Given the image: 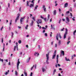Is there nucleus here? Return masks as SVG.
Instances as JSON below:
<instances>
[{"label": "nucleus", "mask_w": 76, "mask_h": 76, "mask_svg": "<svg viewBox=\"0 0 76 76\" xmlns=\"http://www.w3.org/2000/svg\"><path fill=\"white\" fill-rule=\"evenodd\" d=\"M46 64H49V62H48V60H49V54H46Z\"/></svg>", "instance_id": "obj_1"}, {"label": "nucleus", "mask_w": 76, "mask_h": 76, "mask_svg": "<svg viewBox=\"0 0 76 76\" xmlns=\"http://www.w3.org/2000/svg\"><path fill=\"white\" fill-rule=\"evenodd\" d=\"M58 35L59 36V37L60 38V39H61V35H60V34L57 33L56 34V38L57 41L58 40Z\"/></svg>", "instance_id": "obj_2"}, {"label": "nucleus", "mask_w": 76, "mask_h": 76, "mask_svg": "<svg viewBox=\"0 0 76 76\" xmlns=\"http://www.w3.org/2000/svg\"><path fill=\"white\" fill-rule=\"evenodd\" d=\"M65 34H64V39H65V38H66V35H67V32H68V30H67V28H65Z\"/></svg>", "instance_id": "obj_3"}, {"label": "nucleus", "mask_w": 76, "mask_h": 76, "mask_svg": "<svg viewBox=\"0 0 76 76\" xmlns=\"http://www.w3.org/2000/svg\"><path fill=\"white\" fill-rule=\"evenodd\" d=\"M19 16H20V14L19 13H18V14L17 16V18H16V19L15 20V22L16 23L17 22V20H18L19 19Z\"/></svg>", "instance_id": "obj_4"}, {"label": "nucleus", "mask_w": 76, "mask_h": 76, "mask_svg": "<svg viewBox=\"0 0 76 76\" xmlns=\"http://www.w3.org/2000/svg\"><path fill=\"white\" fill-rule=\"evenodd\" d=\"M56 53H57V51L56 50H55L54 52L53 55L52 59H54V58H55L56 56Z\"/></svg>", "instance_id": "obj_5"}, {"label": "nucleus", "mask_w": 76, "mask_h": 76, "mask_svg": "<svg viewBox=\"0 0 76 76\" xmlns=\"http://www.w3.org/2000/svg\"><path fill=\"white\" fill-rule=\"evenodd\" d=\"M37 23L39 25V23H42V20L41 19H38L37 20Z\"/></svg>", "instance_id": "obj_6"}, {"label": "nucleus", "mask_w": 76, "mask_h": 76, "mask_svg": "<svg viewBox=\"0 0 76 76\" xmlns=\"http://www.w3.org/2000/svg\"><path fill=\"white\" fill-rule=\"evenodd\" d=\"M61 54H60V56L61 57L62 56H64V51L61 50Z\"/></svg>", "instance_id": "obj_7"}, {"label": "nucleus", "mask_w": 76, "mask_h": 76, "mask_svg": "<svg viewBox=\"0 0 76 76\" xmlns=\"http://www.w3.org/2000/svg\"><path fill=\"white\" fill-rule=\"evenodd\" d=\"M19 64H20V62H19V60H18L17 64V67L18 70L19 69Z\"/></svg>", "instance_id": "obj_8"}, {"label": "nucleus", "mask_w": 76, "mask_h": 76, "mask_svg": "<svg viewBox=\"0 0 76 76\" xmlns=\"http://www.w3.org/2000/svg\"><path fill=\"white\" fill-rule=\"evenodd\" d=\"M25 18V17L21 18L20 19V22L21 24H22V22L23 21V19Z\"/></svg>", "instance_id": "obj_9"}, {"label": "nucleus", "mask_w": 76, "mask_h": 76, "mask_svg": "<svg viewBox=\"0 0 76 76\" xmlns=\"http://www.w3.org/2000/svg\"><path fill=\"white\" fill-rule=\"evenodd\" d=\"M42 9H43L45 12H46V8H45V5H43L42 6Z\"/></svg>", "instance_id": "obj_10"}, {"label": "nucleus", "mask_w": 76, "mask_h": 76, "mask_svg": "<svg viewBox=\"0 0 76 76\" xmlns=\"http://www.w3.org/2000/svg\"><path fill=\"white\" fill-rule=\"evenodd\" d=\"M66 20L67 22H66V23H68V22H70V20H69V18L68 17H66Z\"/></svg>", "instance_id": "obj_11"}, {"label": "nucleus", "mask_w": 76, "mask_h": 76, "mask_svg": "<svg viewBox=\"0 0 76 76\" xmlns=\"http://www.w3.org/2000/svg\"><path fill=\"white\" fill-rule=\"evenodd\" d=\"M58 55H57L56 56V63H57V64H58Z\"/></svg>", "instance_id": "obj_12"}, {"label": "nucleus", "mask_w": 76, "mask_h": 76, "mask_svg": "<svg viewBox=\"0 0 76 76\" xmlns=\"http://www.w3.org/2000/svg\"><path fill=\"white\" fill-rule=\"evenodd\" d=\"M34 3L33 4H30V5L29 6V7H30V8L34 7Z\"/></svg>", "instance_id": "obj_13"}, {"label": "nucleus", "mask_w": 76, "mask_h": 76, "mask_svg": "<svg viewBox=\"0 0 76 76\" xmlns=\"http://www.w3.org/2000/svg\"><path fill=\"white\" fill-rule=\"evenodd\" d=\"M53 15H56V14H57V12L56 11V10H55L54 11H53Z\"/></svg>", "instance_id": "obj_14"}, {"label": "nucleus", "mask_w": 76, "mask_h": 76, "mask_svg": "<svg viewBox=\"0 0 76 76\" xmlns=\"http://www.w3.org/2000/svg\"><path fill=\"white\" fill-rule=\"evenodd\" d=\"M34 56L38 57L39 56V53H38L37 52H35V53L34 54Z\"/></svg>", "instance_id": "obj_15"}, {"label": "nucleus", "mask_w": 76, "mask_h": 76, "mask_svg": "<svg viewBox=\"0 0 76 76\" xmlns=\"http://www.w3.org/2000/svg\"><path fill=\"white\" fill-rule=\"evenodd\" d=\"M31 60V57H29L28 59H27L26 60L27 63H29V61Z\"/></svg>", "instance_id": "obj_16"}, {"label": "nucleus", "mask_w": 76, "mask_h": 76, "mask_svg": "<svg viewBox=\"0 0 76 76\" xmlns=\"http://www.w3.org/2000/svg\"><path fill=\"white\" fill-rule=\"evenodd\" d=\"M68 6V3H66L65 4L64 7H67Z\"/></svg>", "instance_id": "obj_17"}, {"label": "nucleus", "mask_w": 76, "mask_h": 76, "mask_svg": "<svg viewBox=\"0 0 76 76\" xmlns=\"http://www.w3.org/2000/svg\"><path fill=\"white\" fill-rule=\"evenodd\" d=\"M16 48H18V45H16V46H15L14 48V51H15V50H16Z\"/></svg>", "instance_id": "obj_18"}, {"label": "nucleus", "mask_w": 76, "mask_h": 76, "mask_svg": "<svg viewBox=\"0 0 76 76\" xmlns=\"http://www.w3.org/2000/svg\"><path fill=\"white\" fill-rule=\"evenodd\" d=\"M26 6H30L29 4V1H27L26 3Z\"/></svg>", "instance_id": "obj_19"}, {"label": "nucleus", "mask_w": 76, "mask_h": 76, "mask_svg": "<svg viewBox=\"0 0 76 76\" xmlns=\"http://www.w3.org/2000/svg\"><path fill=\"white\" fill-rule=\"evenodd\" d=\"M56 72V69H54L53 72V75H54V74H55V73Z\"/></svg>", "instance_id": "obj_20"}, {"label": "nucleus", "mask_w": 76, "mask_h": 76, "mask_svg": "<svg viewBox=\"0 0 76 76\" xmlns=\"http://www.w3.org/2000/svg\"><path fill=\"white\" fill-rule=\"evenodd\" d=\"M42 71L43 72H45V68L42 67Z\"/></svg>", "instance_id": "obj_21"}, {"label": "nucleus", "mask_w": 76, "mask_h": 76, "mask_svg": "<svg viewBox=\"0 0 76 76\" xmlns=\"http://www.w3.org/2000/svg\"><path fill=\"white\" fill-rule=\"evenodd\" d=\"M34 22L33 20H32V22L31 24H30V26H32L33 25V23H34Z\"/></svg>", "instance_id": "obj_22"}, {"label": "nucleus", "mask_w": 76, "mask_h": 76, "mask_svg": "<svg viewBox=\"0 0 76 76\" xmlns=\"http://www.w3.org/2000/svg\"><path fill=\"white\" fill-rule=\"evenodd\" d=\"M58 45L60 46L61 45V41L60 40H59L58 42Z\"/></svg>", "instance_id": "obj_23"}, {"label": "nucleus", "mask_w": 76, "mask_h": 76, "mask_svg": "<svg viewBox=\"0 0 76 76\" xmlns=\"http://www.w3.org/2000/svg\"><path fill=\"white\" fill-rule=\"evenodd\" d=\"M51 29H53L54 30H55V28H54V27L53 26V25H51Z\"/></svg>", "instance_id": "obj_24"}, {"label": "nucleus", "mask_w": 76, "mask_h": 76, "mask_svg": "<svg viewBox=\"0 0 76 76\" xmlns=\"http://www.w3.org/2000/svg\"><path fill=\"white\" fill-rule=\"evenodd\" d=\"M24 75H25V76H27V73L26 72H25V71L24 72Z\"/></svg>", "instance_id": "obj_25"}, {"label": "nucleus", "mask_w": 76, "mask_h": 76, "mask_svg": "<svg viewBox=\"0 0 76 76\" xmlns=\"http://www.w3.org/2000/svg\"><path fill=\"white\" fill-rule=\"evenodd\" d=\"M15 75L16 76H18V72L17 71H15Z\"/></svg>", "instance_id": "obj_26"}, {"label": "nucleus", "mask_w": 76, "mask_h": 76, "mask_svg": "<svg viewBox=\"0 0 76 76\" xmlns=\"http://www.w3.org/2000/svg\"><path fill=\"white\" fill-rule=\"evenodd\" d=\"M21 42H22V41H21L20 40H19L18 41L19 44H21Z\"/></svg>", "instance_id": "obj_27"}, {"label": "nucleus", "mask_w": 76, "mask_h": 76, "mask_svg": "<svg viewBox=\"0 0 76 76\" xmlns=\"http://www.w3.org/2000/svg\"><path fill=\"white\" fill-rule=\"evenodd\" d=\"M38 7V5H36V7H35V9H37V7Z\"/></svg>", "instance_id": "obj_28"}, {"label": "nucleus", "mask_w": 76, "mask_h": 76, "mask_svg": "<svg viewBox=\"0 0 76 76\" xmlns=\"http://www.w3.org/2000/svg\"><path fill=\"white\" fill-rule=\"evenodd\" d=\"M11 34H12V38H13V35H14V34H13V32H12Z\"/></svg>", "instance_id": "obj_29"}, {"label": "nucleus", "mask_w": 76, "mask_h": 76, "mask_svg": "<svg viewBox=\"0 0 76 76\" xmlns=\"http://www.w3.org/2000/svg\"><path fill=\"white\" fill-rule=\"evenodd\" d=\"M69 13H70V12L69 11H66V14L68 15V14H69Z\"/></svg>", "instance_id": "obj_30"}, {"label": "nucleus", "mask_w": 76, "mask_h": 76, "mask_svg": "<svg viewBox=\"0 0 76 76\" xmlns=\"http://www.w3.org/2000/svg\"><path fill=\"white\" fill-rule=\"evenodd\" d=\"M28 25H27L25 27L26 29H28Z\"/></svg>", "instance_id": "obj_31"}, {"label": "nucleus", "mask_w": 76, "mask_h": 76, "mask_svg": "<svg viewBox=\"0 0 76 76\" xmlns=\"http://www.w3.org/2000/svg\"><path fill=\"white\" fill-rule=\"evenodd\" d=\"M76 32V30L74 31L73 32V35H75V33Z\"/></svg>", "instance_id": "obj_32"}, {"label": "nucleus", "mask_w": 76, "mask_h": 76, "mask_svg": "<svg viewBox=\"0 0 76 76\" xmlns=\"http://www.w3.org/2000/svg\"><path fill=\"white\" fill-rule=\"evenodd\" d=\"M61 21V19H60V20L59 21V23L60 24V23Z\"/></svg>", "instance_id": "obj_33"}, {"label": "nucleus", "mask_w": 76, "mask_h": 76, "mask_svg": "<svg viewBox=\"0 0 76 76\" xmlns=\"http://www.w3.org/2000/svg\"><path fill=\"white\" fill-rule=\"evenodd\" d=\"M34 65H33V66H32L31 68V70H32L33 69V68H34Z\"/></svg>", "instance_id": "obj_34"}, {"label": "nucleus", "mask_w": 76, "mask_h": 76, "mask_svg": "<svg viewBox=\"0 0 76 76\" xmlns=\"http://www.w3.org/2000/svg\"><path fill=\"white\" fill-rule=\"evenodd\" d=\"M1 61L2 62V63H3V59H1V58H0V61Z\"/></svg>", "instance_id": "obj_35"}, {"label": "nucleus", "mask_w": 76, "mask_h": 76, "mask_svg": "<svg viewBox=\"0 0 76 76\" xmlns=\"http://www.w3.org/2000/svg\"><path fill=\"white\" fill-rule=\"evenodd\" d=\"M45 37H47L48 36V35H47V33H45Z\"/></svg>", "instance_id": "obj_36"}, {"label": "nucleus", "mask_w": 76, "mask_h": 76, "mask_svg": "<svg viewBox=\"0 0 76 76\" xmlns=\"http://www.w3.org/2000/svg\"><path fill=\"white\" fill-rule=\"evenodd\" d=\"M70 43V41H69L67 42V45H69V43Z\"/></svg>", "instance_id": "obj_37"}, {"label": "nucleus", "mask_w": 76, "mask_h": 76, "mask_svg": "<svg viewBox=\"0 0 76 76\" xmlns=\"http://www.w3.org/2000/svg\"><path fill=\"white\" fill-rule=\"evenodd\" d=\"M7 74H8V72H6L5 73H4V75H7Z\"/></svg>", "instance_id": "obj_38"}, {"label": "nucleus", "mask_w": 76, "mask_h": 76, "mask_svg": "<svg viewBox=\"0 0 76 76\" xmlns=\"http://www.w3.org/2000/svg\"><path fill=\"white\" fill-rule=\"evenodd\" d=\"M22 52H20V55L21 56H22Z\"/></svg>", "instance_id": "obj_39"}, {"label": "nucleus", "mask_w": 76, "mask_h": 76, "mask_svg": "<svg viewBox=\"0 0 76 76\" xmlns=\"http://www.w3.org/2000/svg\"><path fill=\"white\" fill-rule=\"evenodd\" d=\"M1 42H2V43H3V38H2V39H1Z\"/></svg>", "instance_id": "obj_40"}, {"label": "nucleus", "mask_w": 76, "mask_h": 76, "mask_svg": "<svg viewBox=\"0 0 76 76\" xmlns=\"http://www.w3.org/2000/svg\"><path fill=\"white\" fill-rule=\"evenodd\" d=\"M34 1H35V0H32L31 1V3H33V4L34 3Z\"/></svg>", "instance_id": "obj_41"}, {"label": "nucleus", "mask_w": 76, "mask_h": 76, "mask_svg": "<svg viewBox=\"0 0 76 76\" xmlns=\"http://www.w3.org/2000/svg\"><path fill=\"white\" fill-rule=\"evenodd\" d=\"M48 19H49V18H50V15H49V14L48 15Z\"/></svg>", "instance_id": "obj_42"}, {"label": "nucleus", "mask_w": 76, "mask_h": 76, "mask_svg": "<svg viewBox=\"0 0 76 76\" xmlns=\"http://www.w3.org/2000/svg\"><path fill=\"white\" fill-rule=\"evenodd\" d=\"M42 29H46V28H45L44 27H42Z\"/></svg>", "instance_id": "obj_43"}, {"label": "nucleus", "mask_w": 76, "mask_h": 76, "mask_svg": "<svg viewBox=\"0 0 76 76\" xmlns=\"http://www.w3.org/2000/svg\"><path fill=\"white\" fill-rule=\"evenodd\" d=\"M32 19H33V20H34V21H35V17H33Z\"/></svg>", "instance_id": "obj_44"}, {"label": "nucleus", "mask_w": 76, "mask_h": 76, "mask_svg": "<svg viewBox=\"0 0 76 76\" xmlns=\"http://www.w3.org/2000/svg\"><path fill=\"white\" fill-rule=\"evenodd\" d=\"M34 68H35V69H36V68H37V64H35V65Z\"/></svg>", "instance_id": "obj_45"}, {"label": "nucleus", "mask_w": 76, "mask_h": 76, "mask_svg": "<svg viewBox=\"0 0 76 76\" xmlns=\"http://www.w3.org/2000/svg\"><path fill=\"white\" fill-rule=\"evenodd\" d=\"M74 18H75V17H73V18H72V20H74V21H75V20Z\"/></svg>", "instance_id": "obj_46"}, {"label": "nucleus", "mask_w": 76, "mask_h": 76, "mask_svg": "<svg viewBox=\"0 0 76 76\" xmlns=\"http://www.w3.org/2000/svg\"><path fill=\"white\" fill-rule=\"evenodd\" d=\"M3 29V26H2V27L0 29L1 31H2V29Z\"/></svg>", "instance_id": "obj_47"}, {"label": "nucleus", "mask_w": 76, "mask_h": 76, "mask_svg": "<svg viewBox=\"0 0 76 76\" xmlns=\"http://www.w3.org/2000/svg\"><path fill=\"white\" fill-rule=\"evenodd\" d=\"M19 11L20 12H21V7H20L19 9Z\"/></svg>", "instance_id": "obj_48"}, {"label": "nucleus", "mask_w": 76, "mask_h": 76, "mask_svg": "<svg viewBox=\"0 0 76 76\" xmlns=\"http://www.w3.org/2000/svg\"><path fill=\"white\" fill-rule=\"evenodd\" d=\"M38 49L39 50H40V45H38Z\"/></svg>", "instance_id": "obj_49"}, {"label": "nucleus", "mask_w": 76, "mask_h": 76, "mask_svg": "<svg viewBox=\"0 0 76 76\" xmlns=\"http://www.w3.org/2000/svg\"><path fill=\"white\" fill-rule=\"evenodd\" d=\"M45 32V30H44L42 31V33H44Z\"/></svg>", "instance_id": "obj_50"}, {"label": "nucleus", "mask_w": 76, "mask_h": 76, "mask_svg": "<svg viewBox=\"0 0 76 76\" xmlns=\"http://www.w3.org/2000/svg\"><path fill=\"white\" fill-rule=\"evenodd\" d=\"M58 67H60V66H61V65L59 64H58Z\"/></svg>", "instance_id": "obj_51"}, {"label": "nucleus", "mask_w": 76, "mask_h": 76, "mask_svg": "<svg viewBox=\"0 0 76 76\" xmlns=\"http://www.w3.org/2000/svg\"><path fill=\"white\" fill-rule=\"evenodd\" d=\"M57 47V44H55V47Z\"/></svg>", "instance_id": "obj_52"}, {"label": "nucleus", "mask_w": 76, "mask_h": 76, "mask_svg": "<svg viewBox=\"0 0 76 76\" xmlns=\"http://www.w3.org/2000/svg\"><path fill=\"white\" fill-rule=\"evenodd\" d=\"M58 76H61V74L60 73H59L58 74Z\"/></svg>", "instance_id": "obj_53"}, {"label": "nucleus", "mask_w": 76, "mask_h": 76, "mask_svg": "<svg viewBox=\"0 0 76 76\" xmlns=\"http://www.w3.org/2000/svg\"><path fill=\"white\" fill-rule=\"evenodd\" d=\"M33 73L32 72H31V74H30V76H32V75Z\"/></svg>", "instance_id": "obj_54"}, {"label": "nucleus", "mask_w": 76, "mask_h": 76, "mask_svg": "<svg viewBox=\"0 0 76 76\" xmlns=\"http://www.w3.org/2000/svg\"><path fill=\"white\" fill-rule=\"evenodd\" d=\"M76 7V4H74V7Z\"/></svg>", "instance_id": "obj_55"}, {"label": "nucleus", "mask_w": 76, "mask_h": 76, "mask_svg": "<svg viewBox=\"0 0 76 76\" xmlns=\"http://www.w3.org/2000/svg\"><path fill=\"white\" fill-rule=\"evenodd\" d=\"M59 70L61 71V70H62V69H61V68H60L59 69Z\"/></svg>", "instance_id": "obj_56"}, {"label": "nucleus", "mask_w": 76, "mask_h": 76, "mask_svg": "<svg viewBox=\"0 0 76 76\" xmlns=\"http://www.w3.org/2000/svg\"><path fill=\"white\" fill-rule=\"evenodd\" d=\"M44 20H45V22H46L47 21V19L46 18H45L44 19Z\"/></svg>", "instance_id": "obj_57"}, {"label": "nucleus", "mask_w": 76, "mask_h": 76, "mask_svg": "<svg viewBox=\"0 0 76 76\" xmlns=\"http://www.w3.org/2000/svg\"><path fill=\"white\" fill-rule=\"evenodd\" d=\"M67 60H66V61H70V59H69V58H68Z\"/></svg>", "instance_id": "obj_58"}, {"label": "nucleus", "mask_w": 76, "mask_h": 76, "mask_svg": "<svg viewBox=\"0 0 76 76\" xmlns=\"http://www.w3.org/2000/svg\"><path fill=\"white\" fill-rule=\"evenodd\" d=\"M4 61H6L7 62H8V60L7 59L6 60V59H5Z\"/></svg>", "instance_id": "obj_59"}, {"label": "nucleus", "mask_w": 76, "mask_h": 76, "mask_svg": "<svg viewBox=\"0 0 76 76\" xmlns=\"http://www.w3.org/2000/svg\"><path fill=\"white\" fill-rule=\"evenodd\" d=\"M57 65H58L57 64H56L55 66L56 67V68L57 67Z\"/></svg>", "instance_id": "obj_60"}, {"label": "nucleus", "mask_w": 76, "mask_h": 76, "mask_svg": "<svg viewBox=\"0 0 76 76\" xmlns=\"http://www.w3.org/2000/svg\"><path fill=\"white\" fill-rule=\"evenodd\" d=\"M72 60H73V56H72V58H71Z\"/></svg>", "instance_id": "obj_61"}, {"label": "nucleus", "mask_w": 76, "mask_h": 76, "mask_svg": "<svg viewBox=\"0 0 76 76\" xmlns=\"http://www.w3.org/2000/svg\"><path fill=\"white\" fill-rule=\"evenodd\" d=\"M8 7H10V4L9 3H8Z\"/></svg>", "instance_id": "obj_62"}, {"label": "nucleus", "mask_w": 76, "mask_h": 76, "mask_svg": "<svg viewBox=\"0 0 76 76\" xmlns=\"http://www.w3.org/2000/svg\"><path fill=\"white\" fill-rule=\"evenodd\" d=\"M40 17L42 19H44V18L42 17V16H41Z\"/></svg>", "instance_id": "obj_63"}, {"label": "nucleus", "mask_w": 76, "mask_h": 76, "mask_svg": "<svg viewBox=\"0 0 76 76\" xmlns=\"http://www.w3.org/2000/svg\"><path fill=\"white\" fill-rule=\"evenodd\" d=\"M59 12H61V9L60 8L59 9Z\"/></svg>", "instance_id": "obj_64"}]
</instances>
